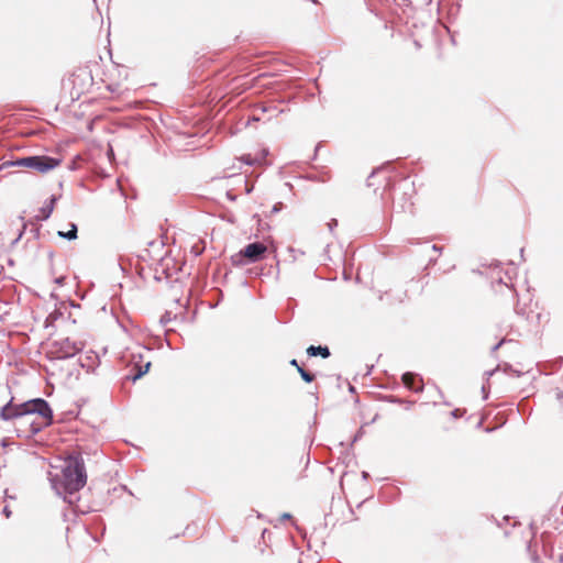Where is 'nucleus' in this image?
<instances>
[{"instance_id":"nucleus-12","label":"nucleus","mask_w":563,"mask_h":563,"mask_svg":"<svg viewBox=\"0 0 563 563\" xmlns=\"http://www.w3.org/2000/svg\"><path fill=\"white\" fill-rule=\"evenodd\" d=\"M298 373L300 374L301 378L306 382V383H311L314 380V375L307 372L306 369H303L302 367H298Z\"/></svg>"},{"instance_id":"nucleus-4","label":"nucleus","mask_w":563,"mask_h":563,"mask_svg":"<svg viewBox=\"0 0 563 563\" xmlns=\"http://www.w3.org/2000/svg\"><path fill=\"white\" fill-rule=\"evenodd\" d=\"M14 167H25L35 170L38 174H46L62 164V158L46 155H34L18 158L9 163Z\"/></svg>"},{"instance_id":"nucleus-18","label":"nucleus","mask_w":563,"mask_h":563,"mask_svg":"<svg viewBox=\"0 0 563 563\" xmlns=\"http://www.w3.org/2000/svg\"><path fill=\"white\" fill-rule=\"evenodd\" d=\"M407 404H408V408H410L415 404V401H407Z\"/></svg>"},{"instance_id":"nucleus-6","label":"nucleus","mask_w":563,"mask_h":563,"mask_svg":"<svg viewBox=\"0 0 563 563\" xmlns=\"http://www.w3.org/2000/svg\"><path fill=\"white\" fill-rule=\"evenodd\" d=\"M82 349L84 343L81 341L67 336L55 340L52 343L49 353L53 354L56 358H67L76 355Z\"/></svg>"},{"instance_id":"nucleus-17","label":"nucleus","mask_w":563,"mask_h":563,"mask_svg":"<svg viewBox=\"0 0 563 563\" xmlns=\"http://www.w3.org/2000/svg\"><path fill=\"white\" fill-rule=\"evenodd\" d=\"M290 365L295 366L297 371H298V367H301L296 360H291Z\"/></svg>"},{"instance_id":"nucleus-5","label":"nucleus","mask_w":563,"mask_h":563,"mask_svg":"<svg viewBox=\"0 0 563 563\" xmlns=\"http://www.w3.org/2000/svg\"><path fill=\"white\" fill-rule=\"evenodd\" d=\"M267 251L268 246L265 242L250 243L233 257V262L238 265L256 263L265 258Z\"/></svg>"},{"instance_id":"nucleus-10","label":"nucleus","mask_w":563,"mask_h":563,"mask_svg":"<svg viewBox=\"0 0 563 563\" xmlns=\"http://www.w3.org/2000/svg\"><path fill=\"white\" fill-rule=\"evenodd\" d=\"M307 354L309 356H321L323 358H327L330 356V350L328 346H314V345H310L308 349H307Z\"/></svg>"},{"instance_id":"nucleus-8","label":"nucleus","mask_w":563,"mask_h":563,"mask_svg":"<svg viewBox=\"0 0 563 563\" xmlns=\"http://www.w3.org/2000/svg\"><path fill=\"white\" fill-rule=\"evenodd\" d=\"M402 384L410 390L419 393L423 389L422 380L413 373L407 372L401 377Z\"/></svg>"},{"instance_id":"nucleus-11","label":"nucleus","mask_w":563,"mask_h":563,"mask_svg":"<svg viewBox=\"0 0 563 563\" xmlns=\"http://www.w3.org/2000/svg\"><path fill=\"white\" fill-rule=\"evenodd\" d=\"M493 287L496 291H499L508 297H514V288L509 286L507 283H504L500 277H498L496 284H493Z\"/></svg>"},{"instance_id":"nucleus-3","label":"nucleus","mask_w":563,"mask_h":563,"mask_svg":"<svg viewBox=\"0 0 563 563\" xmlns=\"http://www.w3.org/2000/svg\"><path fill=\"white\" fill-rule=\"evenodd\" d=\"M93 77L87 68H78L64 80L63 89L71 100H78L92 87Z\"/></svg>"},{"instance_id":"nucleus-2","label":"nucleus","mask_w":563,"mask_h":563,"mask_svg":"<svg viewBox=\"0 0 563 563\" xmlns=\"http://www.w3.org/2000/svg\"><path fill=\"white\" fill-rule=\"evenodd\" d=\"M86 471L80 457H71L66 462L62 474V485L69 494L78 492L86 485Z\"/></svg>"},{"instance_id":"nucleus-15","label":"nucleus","mask_w":563,"mask_h":563,"mask_svg":"<svg viewBox=\"0 0 563 563\" xmlns=\"http://www.w3.org/2000/svg\"><path fill=\"white\" fill-rule=\"evenodd\" d=\"M151 366V363H146L144 365V369H142V367L139 368V372L132 377V379L135 382L136 379H139L141 376H143L150 368Z\"/></svg>"},{"instance_id":"nucleus-1","label":"nucleus","mask_w":563,"mask_h":563,"mask_svg":"<svg viewBox=\"0 0 563 563\" xmlns=\"http://www.w3.org/2000/svg\"><path fill=\"white\" fill-rule=\"evenodd\" d=\"M38 415L40 426H48L52 422V410L43 399H34L24 404L14 405L11 401L2 407L0 417L3 420H11L25 415Z\"/></svg>"},{"instance_id":"nucleus-16","label":"nucleus","mask_w":563,"mask_h":563,"mask_svg":"<svg viewBox=\"0 0 563 563\" xmlns=\"http://www.w3.org/2000/svg\"><path fill=\"white\" fill-rule=\"evenodd\" d=\"M550 558L558 561V562H562L563 561V553H559L558 555H555L553 552L550 553Z\"/></svg>"},{"instance_id":"nucleus-13","label":"nucleus","mask_w":563,"mask_h":563,"mask_svg":"<svg viewBox=\"0 0 563 563\" xmlns=\"http://www.w3.org/2000/svg\"><path fill=\"white\" fill-rule=\"evenodd\" d=\"M60 236L67 238L68 240L76 239L77 236V227L71 224V229L67 233L59 232Z\"/></svg>"},{"instance_id":"nucleus-14","label":"nucleus","mask_w":563,"mask_h":563,"mask_svg":"<svg viewBox=\"0 0 563 563\" xmlns=\"http://www.w3.org/2000/svg\"><path fill=\"white\" fill-rule=\"evenodd\" d=\"M558 400V412L561 418H563V391L558 393L556 395Z\"/></svg>"},{"instance_id":"nucleus-7","label":"nucleus","mask_w":563,"mask_h":563,"mask_svg":"<svg viewBox=\"0 0 563 563\" xmlns=\"http://www.w3.org/2000/svg\"><path fill=\"white\" fill-rule=\"evenodd\" d=\"M266 155V150H261L255 153L243 154L239 159L250 166L262 165L265 163Z\"/></svg>"},{"instance_id":"nucleus-9","label":"nucleus","mask_w":563,"mask_h":563,"mask_svg":"<svg viewBox=\"0 0 563 563\" xmlns=\"http://www.w3.org/2000/svg\"><path fill=\"white\" fill-rule=\"evenodd\" d=\"M55 202H56V198L52 197L49 199V201L38 210V213L35 217L36 220H38V221L47 220L51 217V214L55 208Z\"/></svg>"}]
</instances>
